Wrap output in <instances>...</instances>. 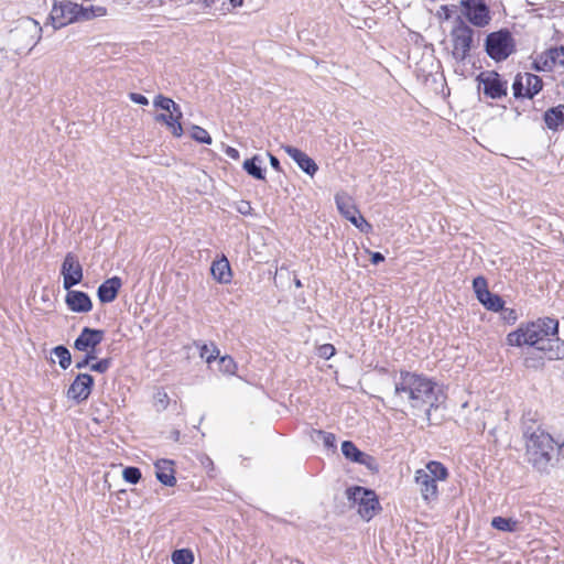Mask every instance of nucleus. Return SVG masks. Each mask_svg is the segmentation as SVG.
<instances>
[{
  "instance_id": "1",
  "label": "nucleus",
  "mask_w": 564,
  "mask_h": 564,
  "mask_svg": "<svg viewBox=\"0 0 564 564\" xmlns=\"http://www.w3.org/2000/svg\"><path fill=\"white\" fill-rule=\"evenodd\" d=\"M394 390L389 399L391 409L398 410L399 406L408 403L416 412L424 413V420L427 425L432 424V411L440 406L441 399L444 398L438 383L419 372L400 370L399 377H394Z\"/></svg>"
},
{
  "instance_id": "2",
  "label": "nucleus",
  "mask_w": 564,
  "mask_h": 564,
  "mask_svg": "<svg viewBox=\"0 0 564 564\" xmlns=\"http://www.w3.org/2000/svg\"><path fill=\"white\" fill-rule=\"evenodd\" d=\"M558 334V321L553 317H540L536 321L522 323L507 335L510 346L522 347L528 345L540 350L549 336Z\"/></svg>"
},
{
  "instance_id": "3",
  "label": "nucleus",
  "mask_w": 564,
  "mask_h": 564,
  "mask_svg": "<svg viewBox=\"0 0 564 564\" xmlns=\"http://www.w3.org/2000/svg\"><path fill=\"white\" fill-rule=\"evenodd\" d=\"M554 445H557L560 453L564 442L558 444L550 434L535 436L534 442L527 443V459L539 473H549L550 467L554 465Z\"/></svg>"
},
{
  "instance_id": "4",
  "label": "nucleus",
  "mask_w": 564,
  "mask_h": 564,
  "mask_svg": "<svg viewBox=\"0 0 564 564\" xmlns=\"http://www.w3.org/2000/svg\"><path fill=\"white\" fill-rule=\"evenodd\" d=\"M484 50L492 61L499 63L516 53L517 42L511 31L502 28L486 35Z\"/></svg>"
},
{
  "instance_id": "5",
  "label": "nucleus",
  "mask_w": 564,
  "mask_h": 564,
  "mask_svg": "<svg viewBox=\"0 0 564 564\" xmlns=\"http://www.w3.org/2000/svg\"><path fill=\"white\" fill-rule=\"evenodd\" d=\"M474 29L467 24L462 15L456 17L451 31L453 43L452 55L455 61L462 63L469 56V52L474 46Z\"/></svg>"
},
{
  "instance_id": "6",
  "label": "nucleus",
  "mask_w": 564,
  "mask_h": 564,
  "mask_svg": "<svg viewBox=\"0 0 564 564\" xmlns=\"http://www.w3.org/2000/svg\"><path fill=\"white\" fill-rule=\"evenodd\" d=\"M347 499L352 506H357L360 517L369 521L381 509L376 492L361 486H351L346 489Z\"/></svg>"
},
{
  "instance_id": "7",
  "label": "nucleus",
  "mask_w": 564,
  "mask_h": 564,
  "mask_svg": "<svg viewBox=\"0 0 564 564\" xmlns=\"http://www.w3.org/2000/svg\"><path fill=\"white\" fill-rule=\"evenodd\" d=\"M462 18L476 28H485L491 21L489 6L485 0H460Z\"/></svg>"
},
{
  "instance_id": "8",
  "label": "nucleus",
  "mask_w": 564,
  "mask_h": 564,
  "mask_svg": "<svg viewBox=\"0 0 564 564\" xmlns=\"http://www.w3.org/2000/svg\"><path fill=\"white\" fill-rule=\"evenodd\" d=\"M542 88V78L532 73L518 74L512 83V91L516 99H533Z\"/></svg>"
},
{
  "instance_id": "9",
  "label": "nucleus",
  "mask_w": 564,
  "mask_h": 564,
  "mask_svg": "<svg viewBox=\"0 0 564 564\" xmlns=\"http://www.w3.org/2000/svg\"><path fill=\"white\" fill-rule=\"evenodd\" d=\"M78 3L73 1L55 2L48 15L53 30H58L69 23L77 22Z\"/></svg>"
},
{
  "instance_id": "10",
  "label": "nucleus",
  "mask_w": 564,
  "mask_h": 564,
  "mask_svg": "<svg viewBox=\"0 0 564 564\" xmlns=\"http://www.w3.org/2000/svg\"><path fill=\"white\" fill-rule=\"evenodd\" d=\"M61 274L63 276V288L66 291H69V289L83 281V267L73 252L66 253L61 265Z\"/></svg>"
},
{
  "instance_id": "11",
  "label": "nucleus",
  "mask_w": 564,
  "mask_h": 564,
  "mask_svg": "<svg viewBox=\"0 0 564 564\" xmlns=\"http://www.w3.org/2000/svg\"><path fill=\"white\" fill-rule=\"evenodd\" d=\"M479 86L482 85V93L486 97L491 99H500L507 95V80L492 70L488 73H480L477 76Z\"/></svg>"
},
{
  "instance_id": "12",
  "label": "nucleus",
  "mask_w": 564,
  "mask_h": 564,
  "mask_svg": "<svg viewBox=\"0 0 564 564\" xmlns=\"http://www.w3.org/2000/svg\"><path fill=\"white\" fill-rule=\"evenodd\" d=\"M95 379L89 373H78L67 389L66 397L77 404L86 401L94 388Z\"/></svg>"
},
{
  "instance_id": "13",
  "label": "nucleus",
  "mask_w": 564,
  "mask_h": 564,
  "mask_svg": "<svg viewBox=\"0 0 564 564\" xmlns=\"http://www.w3.org/2000/svg\"><path fill=\"white\" fill-rule=\"evenodd\" d=\"M105 337V330L98 328L84 327L74 341L76 350H97Z\"/></svg>"
},
{
  "instance_id": "14",
  "label": "nucleus",
  "mask_w": 564,
  "mask_h": 564,
  "mask_svg": "<svg viewBox=\"0 0 564 564\" xmlns=\"http://www.w3.org/2000/svg\"><path fill=\"white\" fill-rule=\"evenodd\" d=\"M414 480L420 487L421 496L425 501L431 502L437 499V484L425 469H417L414 475Z\"/></svg>"
},
{
  "instance_id": "15",
  "label": "nucleus",
  "mask_w": 564,
  "mask_h": 564,
  "mask_svg": "<svg viewBox=\"0 0 564 564\" xmlns=\"http://www.w3.org/2000/svg\"><path fill=\"white\" fill-rule=\"evenodd\" d=\"M65 303L74 313H88L93 310L91 299L84 291L69 289L65 296Z\"/></svg>"
},
{
  "instance_id": "16",
  "label": "nucleus",
  "mask_w": 564,
  "mask_h": 564,
  "mask_svg": "<svg viewBox=\"0 0 564 564\" xmlns=\"http://www.w3.org/2000/svg\"><path fill=\"white\" fill-rule=\"evenodd\" d=\"M284 151L305 174L310 176L315 175V173L318 170V166L316 162L305 152L292 145L284 147Z\"/></svg>"
},
{
  "instance_id": "17",
  "label": "nucleus",
  "mask_w": 564,
  "mask_h": 564,
  "mask_svg": "<svg viewBox=\"0 0 564 564\" xmlns=\"http://www.w3.org/2000/svg\"><path fill=\"white\" fill-rule=\"evenodd\" d=\"M122 286V281L115 275L105 280L97 289V296L100 303L107 304L113 302Z\"/></svg>"
},
{
  "instance_id": "18",
  "label": "nucleus",
  "mask_w": 564,
  "mask_h": 564,
  "mask_svg": "<svg viewBox=\"0 0 564 564\" xmlns=\"http://www.w3.org/2000/svg\"><path fill=\"white\" fill-rule=\"evenodd\" d=\"M155 477L164 486L173 487L176 484L174 462L166 458L158 459L154 464Z\"/></svg>"
},
{
  "instance_id": "19",
  "label": "nucleus",
  "mask_w": 564,
  "mask_h": 564,
  "mask_svg": "<svg viewBox=\"0 0 564 564\" xmlns=\"http://www.w3.org/2000/svg\"><path fill=\"white\" fill-rule=\"evenodd\" d=\"M540 351H543L547 359L558 360L564 359V340L557 335H551L544 345H541Z\"/></svg>"
},
{
  "instance_id": "20",
  "label": "nucleus",
  "mask_w": 564,
  "mask_h": 564,
  "mask_svg": "<svg viewBox=\"0 0 564 564\" xmlns=\"http://www.w3.org/2000/svg\"><path fill=\"white\" fill-rule=\"evenodd\" d=\"M210 272L214 279L219 283L227 284L231 282V268L229 261L225 257L219 260H215L212 263Z\"/></svg>"
},
{
  "instance_id": "21",
  "label": "nucleus",
  "mask_w": 564,
  "mask_h": 564,
  "mask_svg": "<svg viewBox=\"0 0 564 564\" xmlns=\"http://www.w3.org/2000/svg\"><path fill=\"white\" fill-rule=\"evenodd\" d=\"M543 120L547 129L557 131L564 124V105L549 108L543 113Z\"/></svg>"
},
{
  "instance_id": "22",
  "label": "nucleus",
  "mask_w": 564,
  "mask_h": 564,
  "mask_svg": "<svg viewBox=\"0 0 564 564\" xmlns=\"http://www.w3.org/2000/svg\"><path fill=\"white\" fill-rule=\"evenodd\" d=\"M43 29L40 26V24L33 20V19H28L25 21V24L21 28H18L14 32H12V36L13 37H24L25 35H30L31 37V41L34 40L35 35H37V39L32 43L30 50H32L39 42V40L41 39V33H42Z\"/></svg>"
},
{
  "instance_id": "23",
  "label": "nucleus",
  "mask_w": 564,
  "mask_h": 564,
  "mask_svg": "<svg viewBox=\"0 0 564 564\" xmlns=\"http://www.w3.org/2000/svg\"><path fill=\"white\" fill-rule=\"evenodd\" d=\"M262 159L259 154L246 159L242 163L243 171L258 181H265V169L261 166Z\"/></svg>"
},
{
  "instance_id": "24",
  "label": "nucleus",
  "mask_w": 564,
  "mask_h": 564,
  "mask_svg": "<svg viewBox=\"0 0 564 564\" xmlns=\"http://www.w3.org/2000/svg\"><path fill=\"white\" fill-rule=\"evenodd\" d=\"M77 22L78 21H89L95 18L104 17L107 13L105 7L94 6L91 3H78L77 8Z\"/></svg>"
},
{
  "instance_id": "25",
  "label": "nucleus",
  "mask_w": 564,
  "mask_h": 564,
  "mask_svg": "<svg viewBox=\"0 0 564 564\" xmlns=\"http://www.w3.org/2000/svg\"><path fill=\"white\" fill-rule=\"evenodd\" d=\"M534 419L530 417V413L528 415L522 416V433L527 443H532L535 440V436L547 435L544 430H542L539 425L534 426Z\"/></svg>"
},
{
  "instance_id": "26",
  "label": "nucleus",
  "mask_w": 564,
  "mask_h": 564,
  "mask_svg": "<svg viewBox=\"0 0 564 564\" xmlns=\"http://www.w3.org/2000/svg\"><path fill=\"white\" fill-rule=\"evenodd\" d=\"M154 120L156 122L164 123L174 137H176V138L182 137V134H183L182 123L176 121L171 115L158 113V115H155Z\"/></svg>"
},
{
  "instance_id": "27",
  "label": "nucleus",
  "mask_w": 564,
  "mask_h": 564,
  "mask_svg": "<svg viewBox=\"0 0 564 564\" xmlns=\"http://www.w3.org/2000/svg\"><path fill=\"white\" fill-rule=\"evenodd\" d=\"M335 203L339 213L347 219L350 215L357 214V207L351 204L350 197L347 195H335Z\"/></svg>"
},
{
  "instance_id": "28",
  "label": "nucleus",
  "mask_w": 564,
  "mask_h": 564,
  "mask_svg": "<svg viewBox=\"0 0 564 564\" xmlns=\"http://www.w3.org/2000/svg\"><path fill=\"white\" fill-rule=\"evenodd\" d=\"M479 303H481L486 310L495 313L502 310L505 305L503 299L499 294L492 292L486 293V295L479 300Z\"/></svg>"
},
{
  "instance_id": "29",
  "label": "nucleus",
  "mask_w": 564,
  "mask_h": 564,
  "mask_svg": "<svg viewBox=\"0 0 564 564\" xmlns=\"http://www.w3.org/2000/svg\"><path fill=\"white\" fill-rule=\"evenodd\" d=\"M340 449L346 459L357 464L359 460H361L365 453L360 451L352 441H344L341 443Z\"/></svg>"
},
{
  "instance_id": "30",
  "label": "nucleus",
  "mask_w": 564,
  "mask_h": 564,
  "mask_svg": "<svg viewBox=\"0 0 564 564\" xmlns=\"http://www.w3.org/2000/svg\"><path fill=\"white\" fill-rule=\"evenodd\" d=\"M519 522L512 518L505 517H494L491 520V527L498 531L502 532H516L518 529Z\"/></svg>"
},
{
  "instance_id": "31",
  "label": "nucleus",
  "mask_w": 564,
  "mask_h": 564,
  "mask_svg": "<svg viewBox=\"0 0 564 564\" xmlns=\"http://www.w3.org/2000/svg\"><path fill=\"white\" fill-rule=\"evenodd\" d=\"M434 479L445 480L448 477V470L444 464L437 460H431L426 464L424 468Z\"/></svg>"
},
{
  "instance_id": "32",
  "label": "nucleus",
  "mask_w": 564,
  "mask_h": 564,
  "mask_svg": "<svg viewBox=\"0 0 564 564\" xmlns=\"http://www.w3.org/2000/svg\"><path fill=\"white\" fill-rule=\"evenodd\" d=\"M52 354L58 358V365L63 370H66L72 364V355L68 348L64 345H57L52 349Z\"/></svg>"
},
{
  "instance_id": "33",
  "label": "nucleus",
  "mask_w": 564,
  "mask_h": 564,
  "mask_svg": "<svg viewBox=\"0 0 564 564\" xmlns=\"http://www.w3.org/2000/svg\"><path fill=\"white\" fill-rule=\"evenodd\" d=\"M173 564H193L194 554L189 549H178L171 555Z\"/></svg>"
},
{
  "instance_id": "34",
  "label": "nucleus",
  "mask_w": 564,
  "mask_h": 564,
  "mask_svg": "<svg viewBox=\"0 0 564 564\" xmlns=\"http://www.w3.org/2000/svg\"><path fill=\"white\" fill-rule=\"evenodd\" d=\"M191 137L193 140L202 144H210L213 141L207 130L196 124L192 126Z\"/></svg>"
},
{
  "instance_id": "35",
  "label": "nucleus",
  "mask_w": 564,
  "mask_h": 564,
  "mask_svg": "<svg viewBox=\"0 0 564 564\" xmlns=\"http://www.w3.org/2000/svg\"><path fill=\"white\" fill-rule=\"evenodd\" d=\"M473 290L476 294V299L481 300L486 293H489L488 283L485 276L478 275L473 280Z\"/></svg>"
},
{
  "instance_id": "36",
  "label": "nucleus",
  "mask_w": 564,
  "mask_h": 564,
  "mask_svg": "<svg viewBox=\"0 0 564 564\" xmlns=\"http://www.w3.org/2000/svg\"><path fill=\"white\" fill-rule=\"evenodd\" d=\"M141 477L142 474L139 467L128 466L122 470V478L131 485L138 484Z\"/></svg>"
},
{
  "instance_id": "37",
  "label": "nucleus",
  "mask_w": 564,
  "mask_h": 564,
  "mask_svg": "<svg viewBox=\"0 0 564 564\" xmlns=\"http://www.w3.org/2000/svg\"><path fill=\"white\" fill-rule=\"evenodd\" d=\"M237 369V364L232 357L225 355L219 358V370L226 375H234Z\"/></svg>"
},
{
  "instance_id": "38",
  "label": "nucleus",
  "mask_w": 564,
  "mask_h": 564,
  "mask_svg": "<svg viewBox=\"0 0 564 564\" xmlns=\"http://www.w3.org/2000/svg\"><path fill=\"white\" fill-rule=\"evenodd\" d=\"M199 355L207 364H210L218 357L219 350L215 345H212L210 349L206 344H203L199 349Z\"/></svg>"
},
{
  "instance_id": "39",
  "label": "nucleus",
  "mask_w": 564,
  "mask_h": 564,
  "mask_svg": "<svg viewBox=\"0 0 564 564\" xmlns=\"http://www.w3.org/2000/svg\"><path fill=\"white\" fill-rule=\"evenodd\" d=\"M174 105L175 101L173 99L165 97L163 95H158L153 99V106L164 111L171 110V108L174 107Z\"/></svg>"
},
{
  "instance_id": "40",
  "label": "nucleus",
  "mask_w": 564,
  "mask_h": 564,
  "mask_svg": "<svg viewBox=\"0 0 564 564\" xmlns=\"http://www.w3.org/2000/svg\"><path fill=\"white\" fill-rule=\"evenodd\" d=\"M85 355L78 360L75 365L77 369H84L86 367H90V362L97 359V350H82Z\"/></svg>"
},
{
  "instance_id": "41",
  "label": "nucleus",
  "mask_w": 564,
  "mask_h": 564,
  "mask_svg": "<svg viewBox=\"0 0 564 564\" xmlns=\"http://www.w3.org/2000/svg\"><path fill=\"white\" fill-rule=\"evenodd\" d=\"M317 435L322 438L324 446L327 449L336 448V436L330 432H325L322 430L316 431Z\"/></svg>"
},
{
  "instance_id": "42",
  "label": "nucleus",
  "mask_w": 564,
  "mask_h": 564,
  "mask_svg": "<svg viewBox=\"0 0 564 564\" xmlns=\"http://www.w3.org/2000/svg\"><path fill=\"white\" fill-rule=\"evenodd\" d=\"M532 68L535 72H550L547 64V55L545 53H541L536 56V58L532 62Z\"/></svg>"
},
{
  "instance_id": "43",
  "label": "nucleus",
  "mask_w": 564,
  "mask_h": 564,
  "mask_svg": "<svg viewBox=\"0 0 564 564\" xmlns=\"http://www.w3.org/2000/svg\"><path fill=\"white\" fill-rule=\"evenodd\" d=\"M362 456L364 457L361 458V460L358 462V464L364 465L368 470L372 473H378L379 465L377 463V459L367 453H364Z\"/></svg>"
},
{
  "instance_id": "44",
  "label": "nucleus",
  "mask_w": 564,
  "mask_h": 564,
  "mask_svg": "<svg viewBox=\"0 0 564 564\" xmlns=\"http://www.w3.org/2000/svg\"><path fill=\"white\" fill-rule=\"evenodd\" d=\"M112 359L111 358H102L94 364L90 365V370L98 372V373H105L111 366Z\"/></svg>"
},
{
  "instance_id": "45",
  "label": "nucleus",
  "mask_w": 564,
  "mask_h": 564,
  "mask_svg": "<svg viewBox=\"0 0 564 564\" xmlns=\"http://www.w3.org/2000/svg\"><path fill=\"white\" fill-rule=\"evenodd\" d=\"M501 318L509 325H512L518 319V313L514 308L505 307L499 311Z\"/></svg>"
},
{
  "instance_id": "46",
  "label": "nucleus",
  "mask_w": 564,
  "mask_h": 564,
  "mask_svg": "<svg viewBox=\"0 0 564 564\" xmlns=\"http://www.w3.org/2000/svg\"><path fill=\"white\" fill-rule=\"evenodd\" d=\"M544 53H545V55H547L549 69H550V72H552L554 66L558 65V61H560V59H557L558 54H557L556 47L555 46L550 47L546 51H544Z\"/></svg>"
},
{
  "instance_id": "47",
  "label": "nucleus",
  "mask_w": 564,
  "mask_h": 564,
  "mask_svg": "<svg viewBox=\"0 0 564 564\" xmlns=\"http://www.w3.org/2000/svg\"><path fill=\"white\" fill-rule=\"evenodd\" d=\"M336 352L335 347L332 344H324L318 347V356L326 360L330 359Z\"/></svg>"
},
{
  "instance_id": "48",
  "label": "nucleus",
  "mask_w": 564,
  "mask_h": 564,
  "mask_svg": "<svg viewBox=\"0 0 564 564\" xmlns=\"http://www.w3.org/2000/svg\"><path fill=\"white\" fill-rule=\"evenodd\" d=\"M155 405L158 410H165L169 405V395L166 392L159 391L155 395Z\"/></svg>"
},
{
  "instance_id": "49",
  "label": "nucleus",
  "mask_w": 564,
  "mask_h": 564,
  "mask_svg": "<svg viewBox=\"0 0 564 564\" xmlns=\"http://www.w3.org/2000/svg\"><path fill=\"white\" fill-rule=\"evenodd\" d=\"M129 98L131 101H133L134 104H138V105H141V106H147L149 105V99L141 95V94H138V93H130L129 94Z\"/></svg>"
},
{
  "instance_id": "50",
  "label": "nucleus",
  "mask_w": 564,
  "mask_h": 564,
  "mask_svg": "<svg viewBox=\"0 0 564 564\" xmlns=\"http://www.w3.org/2000/svg\"><path fill=\"white\" fill-rule=\"evenodd\" d=\"M358 226H356V228H358L361 232H365V234H368L372 226L365 219V217L360 214L358 215V221H357Z\"/></svg>"
},
{
  "instance_id": "51",
  "label": "nucleus",
  "mask_w": 564,
  "mask_h": 564,
  "mask_svg": "<svg viewBox=\"0 0 564 564\" xmlns=\"http://www.w3.org/2000/svg\"><path fill=\"white\" fill-rule=\"evenodd\" d=\"M167 112V115H171L176 121L181 122L183 112L178 104L175 102L174 107H172Z\"/></svg>"
},
{
  "instance_id": "52",
  "label": "nucleus",
  "mask_w": 564,
  "mask_h": 564,
  "mask_svg": "<svg viewBox=\"0 0 564 564\" xmlns=\"http://www.w3.org/2000/svg\"><path fill=\"white\" fill-rule=\"evenodd\" d=\"M267 154L269 156L270 165L272 166V169H274L278 172H282L280 160L271 152H268Z\"/></svg>"
},
{
  "instance_id": "53",
  "label": "nucleus",
  "mask_w": 564,
  "mask_h": 564,
  "mask_svg": "<svg viewBox=\"0 0 564 564\" xmlns=\"http://www.w3.org/2000/svg\"><path fill=\"white\" fill-rule=\"evenodd\" d=\"M384 256L381 252L375 251L370 253V262L375 265L384 261Z\"/></svg>"
},
{
  "instance_id": "54",
  "label": "nucleus",
  "mask_w": 564,
  "mask_h": 564,
  "mask_svg": "<svg viewBox=\"0 0 564 564\" xmlns=\"http://www.w3.org/2000/svg\"><path fill=\"white\" fill-rule=\"evenodd\" d=\"M452 9H449L448 6H442L438 15L440 18H443L444 20H449L452 18Z\"/></svg>"
},
{
  "instance_id": "55",
  "label": "nucleus",
  "mask_w": 564,
  "mask_h": 564,
  "mask_svg": "<svg viewBox=\"0 0 564 564\" xmlns=\"http://www.w3.org/2000/svg\"><path fill=\"white\" fill-rule=\"evenodd\" d=\"M225 153L232 160H238L240 158L239 151L236 148L229 145L226 148Z\"/></svg>"
},
{
  "instance_id": "56",
  "label": "nucleus",
  "mask_w": 564,
  "mask_h": 564,
  "mask_svg": "<svg viewBox=\"0 0 564 564\" xmlns=\"http://www.w3.org/2000/svg\"><path fill=\"white\" fill-rule=\"evenodd\" d=\"M555 47H556V51L558 54L557 59H560L558 65L564 67V45L555 46Z\"/></svg>"
},
{
  "instance_id": "57",
  "label": "nucleus",
  "mask_w": 564,
  "mask_h": 564,
  "mask_svg": "<svg viewBox=\"0 0 564 564\" xmlns=\"http://www.w3.org/2000/svg\"><path fill=\"white\" fill-rule=\"evenodd\" d=\"M238 210L242 215H248L251 210V206L248 202H243V206L239 207Z\"/></svg>"
},
{
  "instance_id": "58",
  "label": "nucleus",
  "mask_w": 564,
  "mask_h": 564,
  "mask_svg": "<svg viewBox=\"0 0 564 564\" xmlns=\"http://www.w3.org/2000/svg\"><path fill=\"white\" fill-rule=\"evenodd\" d=\"M180 437H181V432L178 430H172L170 432V436H169L170 440H172L174 442H178Z\"/></svg>"
},
{
  "instance_id": "59",
  "label": "nucleus",
  "mask_w": 564,
  "mask_h": 564,
  "mask_svg": "<svg viewBox=\"0 0 564 564\" xmlns=\"http://www.w3.org/2000/svg\"><path fill=\"white\" fill-rule=\"evenodd\" d=\"M358 215H360L359 210H357V214H352L347 218V220H349L355 227L358 226Z\"/></svg>"
},
{
  "instance_id": "60",
  "label": "nucleus",
  "mask_w": 564,
  "mask_h": 564,
  "mask_svg": "<svg viewBox=\"0 0 564 564\" xmlns=\"http://www.w3.org/2000/svg\"><path fill=\"white\" fill-rule=\"evenodd\" d=\"M202 464L205 466V467H214V463L213 460L208 457V456H205L204 459L202 460Z\"/></svg>"
},
{
  "instance_id": "61",
  "label": "nucleus",
  "mask_w": 564,
  "mask_h": 564,
  "mask_svg": "<svg viewBox=\"0 0 564 564\" xmlns=\"http://www.w3.org/2000/svg\"><path fill=\"white\" fill-rule=\"evenodd\" d=\"M229 2L234 8H238L243 4V0H229Z\"/></svg>"
},
{
  "instance_id": "62",
  "label": "nucleus",
  "mask_w": 564,
  "mask_h": 564,
  "mask_svg": "<svg viewBox=\"0 0 564 564\" xmlns=\"http://www.w3.org/2000/svg\"><path fill=\"white\" fill-rule=\"evenodd\" d=\"M215 3V0H203L205 8H210Z\"/></svg>"
},
{
  "instance_id": "63",
  "label": "nucleus",
  "mask_w": 564,
  "mask_h": 564,
  "mask_svg": "<svg viewBox=\"0 0 564 564\" xmlns=\"http://www.w3.org/2000/svg\"><path fill=\"white\" fill-rule=\"evenodd\" d=\"M294 285H295L296 288H302V286H303V284H302V282H301V280H300V279H297V278H295V279H294Z\"/></svg>"
}]
</instances>
